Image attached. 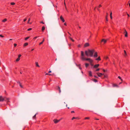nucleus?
<instances>
[{
	"label": "nucleus",
	"mask_w": 130,
	"mask_h": 130,
	"mask_svg": "<svg viewBox=\"0 0 130 130\" xmlns=\"http://www.w3.org/2000/svg\"><path fill=\"white\" fill-rule=\"evenodd\" d=\"M94 52V50H90L89 49L87 51H85V53L86 56H87L92 57Z\"/></svg>",
	"instance_id": "1"
},
{
	"label": "nucleus",
	"mask_w": 130,
	"mask_h": 130,
	"mask_svg": "<svg viewBox=\"0 0 130 130\" xmlns=\"http://www.w3.org/2000/svg\"><path fill=\"white\" fill-rule=\"evenodd\" d=\"M81 59L83 60H86L88 61L90 63H92L93 61L90 58H86L84 57V53L83 51L81 52Z\"/></svg>",
	"instance_id": "2"
},
{
	"label": "nucleus",
	"mask_w": 130,
	"mask_h": 130,
	"mask_svg": "<svg viewBox=\"0 0 130 130\" xmlns=\"http://www.w3.org/2000/svg\"><path fill=\"white\" fill-rule=\"evenodd\" d=\"M124 33H125V37H127V33L125 29L124 30Z\"/></svg>",
	"instance_id": "3"
},
{
	"label": "nucleus",
	"mask_w": 130,
	"mask_h": 130,
	"mask_svg": "<svg viewBox=\"0 0 130 130\" xmlns=\"http://www.w3.org/2000/svg\"><path fill=\"white\" fill-rule=\"evenodd\" d=\"M89 46V44L88 43H85L84 45V47H86Z\"/></svg>",
	"instance_id": "4"
},
{
	"label": "nucleus",
	"mask_w": 130,
	"mask_h": 130,
	"mask_svg": "<svg viewBox=\"0 0 130 130\" xmlns=\"http://www.w3.org/2000/svg\"><path fill=\"white\" fill-rule=\"evenodd\" d=\"M97 74L99 77H101L103 75H104V74H103L100 73H98Z\"/></svg>",
	"instance_id": "5"
},
{
	"label": "nucleus",
	"mask_w": 130,
	"mask_h": 130,
	"mask_svg": "<svg viewBox=\"0 0 130 130\" xmlns=\"http://www.w3.org/2000/svg\"><path fill=\"white\" fill-rule=\"evenodd\" d=\"M4 100V98L2 97V96H0V101H3Z\"/></svg>",
	"instance_id": "6"
},
{
	"label": "nucleus",
	"mask_w": 130,
	"mask_h": 130,
	"mask_svg": "<svg viewBox=\"0 0 130 130\" xmlns=\"http://www.w3.org/2000/svg\"><path fill=\"white\" fill-rule=\"evenodd\" d=\"M53 121L54 122V123L55 124L57 123L58 122V120L56 119H54L53 120Z\"/></svg>",
	"instance_id": "7"
},
{
	"label": "nucleus",
	"mask_w": 130,
	"mask_h": 130,
	"mask_svg": "<svg viewBox=\"0 0 130 130\" xmlns=\"http://www.w3.org/2000/svg\"><path fill=\"white\" fill-rule=\"evenodd\" d=\"M60 19L63 22H64L65 20L62 16H61L60 17Z\"/></svg>",
	"instance_id": "8"
},
{
	"label": "nucleus",
	"mask_w": 130,
	"mask_h": 130,
	"mask_svg": "<svg viewBox=\"0 0 130 130\" xmlns=\"http://www.w3.org/2000/svg\"><path fill=\"white\" fill-rule=\"evenodd\" d=\"M4 100L5 101H7V102H9V99L8 98H7L6 97H5L4 98Z\"/></svg>",
	"instance_id": "9"
},
{
	"label": "nucleus",
	"mask_w": 130,
	"mask_h": 130,
	"mask_svg": "<svg viewBox=\"0 0 130 130\" xmlns=\"http://www.w3.org/2000/svg\"><path fill=\"white\" fill-rule=\"evenodd\" d=\"M106 41H107V40H106L104 39H102L101 40V42H104V43H106Z\"/></svg>",
	"instance_id": "10"
},
{
	"label": "nucleus",
	"mask_w": 130,
	"mask_h": 130,
	"mask_svg": "<svg viewBox=\"0 0 130 130\" xmlns=\"http://www.w3.org/2000/svg\"><path fill=\"white\" fill-rule=\"evenodd\" d=\"M17 83L19 84V85L22 88H23L22 86L21 85V84L19 81H18V82H17Z\"/></svg>",
	"instance_id": "11"
},
{
	"label": "nucleus",
	"mask_w": 130,
	"mask_h": 130,
	"mask_svg": "<svg viewBox=\"0 0 130 130\" xmlns=\"http://www.w3.org/2000/svg\"><path fill=\"white\" fill-rule=\"evenodd\" d=\"M97 56H98V55H97V52H95L94 53V57H97Z\"/></svg>",
	"instance_id": "12"
},
{
	"label": "nucleus",
	"mask_w": 130,
	"mask_h": 130,
	"mask_svg": "<svg viewBox=\"0 0 130 130\" xmlns=\"http://www.w3.org/2000/svg\"><path fill=\"white\" fill-rule=\"evenodd\" d=\"M99 66V64H97L95 65L94 66V68H97Z\"/></svg>",
	"instance_id": "13"
},
{
	"label": "nucleus",
	"mask_w": 130,
	"mask_h": 130,
	"mask_svg": "<svg viewBox=\"0 0 130 130\" xmlns=\"http://www.w3.org/2000/svg\"><path fill=\"white\" fill-rule=\"evenodd\" d=\"M89 75L90 76H92V73L91 71H89Z\"/></svg>",
	"instance_id": "14"
},
{
	"label": "nucleus",
	"mask_w": 130,
	"mask_h": 130,
	"mask_svg": "<svg viewBox=\"0 0 130 130\" xmlns=\"http://www.w3.org/2000/svg\"><path fill=\"white\" fill-rule=\"evenodd\" d=\"M45 29V27L44 26H43L42 27V31H43Z\"/></svg>",
	"instance_id": "15"
},
{
	"label": "nucleus",
	"mask_w": 130,
	"mask_h": 130,
	"mask_svg": "<svg viewBox=\"0 0 130 130\" xmlns=\"http://www.w3.org/2000/svg\"><path fill=\"white\" fill-rule=\"evenodd\" d=\"M101 60V59L100 58V57L99 56V57L98 58L96 59V60Z\"/></svg>",
	"instance_id": "16"
},
{
	"label": "nucleus",
	"mask_w": 130,
	"mask_h": 130,
	"mask_svg": "<svg viewBox=\"0 0 130 130\" xmlns=\"http://www.w3.org/2000/svg\"><path fill=\"white\" fill-rule=\"evenodd\" d=\"M44 38L43 39V40L42 41V42H40V43L39 45H40L42 44L43 43V42H44Z\"/></svg>",
	"instance_id": "17"
},
{
	"label": "nucleus",
	"mask_w": 130,
	"mask_h": 130,
	"mask_svg": "<svg viewBox=\"0 0 130 130\" xmlns=\"http://www.w3.org/2000/svg\"><path fill=\"white\" fill-rule=\"evenodd\" d=\"M7 20V19H5L3 20L2 21L3 22H5Z\"/></svg>",
	"instance_id": "18"
},
{
	"label": "nucleus",
	"mask_w": 130,
	"mask_h": 130,
	"mask_svg": "<svg viewBox=\"0 0 130 130\" xmlns=\"http://www.w3.org/2000/svg\"><path fill=\"white\" fill-rule=\"evenodd\" d=\"M36 65L37 66V67H39V65L38 64V62H36Z\"/></svg>",
	"instance_id": "19"
},
{
	"label": "nucleus",
	"mask_w": 130,
	"mask_h": 130,
	"mask_svg": "<svg viewBox=\"0 0 130 130\" xmlns=\"http://www.w3.org/2000/svg\"><path fill=\"white\" fill-rule=\"evenodd\" d=\"M124 56H127V54L126 53V52L125 50H124Z\"/></svg>",
	"instance_id": "20"
},
{
	"label": "nucleus",
	"mask_w": 130,
	"mask_h": 130,
	"mask_svg": "<svg viewBox=\"0 0 130 130\" xmlns=\"http://www.w3.org/2000/svg\"><path fill=\"white\" fill-rule=\"evenodd\" d=\"M28 44L27 43H25L24 45V46H26Z\"/></svg>",
	"instance_id": "21"
},
{
	"label": "nucleus",
	"mask_w": 130,
	"mask_h": 130,
	"mask_svg": "<svg viewBox=\"0 0 130 130\" xmlns=\"http://www.w3.org/2000/svg\"><path fill=\"white\" fill-rule=\"evenodd\" d=\"M85 66L86 67H87L89 65V64L87 63H86L85 64Z\"/></svg>",
	"instance_id": "22"
},
{
	"label": "nucleus",
	"mask_w": 130,
	"mask_h": 130,
	"mask_svg": "<svg viewBox=\"0 0 130 130\" xmlns=\"http://www.w3.org/2000/svg\"><path fill=\"white\" fill-rule=\"evenodd\" d=\"M36 114H35V115L34 116H33V117H32V118L34 119H35L36 118Z\"/></svg>",
	"instance_id": "23"
},
{
	"label": "nucleus",
	"mask_w": 130,
	"mask_h": 130,
	"mask_svg": "<svg viewBox=\"0 0 130 130\" xmlns=\"http://www.w3.org/2000/svg\"><path fill=\"white\" fill-rule=\"evenodd\" d=\"M20 60V58H18L16 60V61H18L19 60Z\"/></svg>",
	"instance_id": "24"
},
{
	"label": "nucleus",
	"mask_w": 130,
	"mask_h": 130,
	"mask_svg": "<svg viewBox=\"0 0 130 130\" xmlns=\"http://www.w3.org/2000/svg\"><path fill=\"white\" fill-rule=\"evenodd\" d=\"M15 4V3H11V4L12 5H14Z\"/></svg>",
	"instance_id": "25"
},
{
	"label": "nucleus",
	"mask_w": 130,
	"mask_h": 130,
	"mask_svg": "<svg viewBox=\"0 0 130 130\" xmlns=\"http://www.w3.org/2000/svg\"><path fill=\"white\" fill-rule=\"evenodd\" d=\"M30 19L29 18V19L28 20V23H30L29 21H30Z\"/></svg>",
	"instance_id": "26"
},
{
	"label": "nucleus",
	"mask_w": 130,
	"mask_h": 130,
	"mask_svg": "<svg viewBox=\"0 0 130 130\" xmlns=\"http://www.w3.org/2000/svg\"><path fill=\"white\" fill-rule=\"evenodd\" d=\"M29 37H26L25 39V40H27V39H29Z\"/></svg>",
	"instance_id": "27"
},
{
	"label": "nucleus",
	"mask_w": 130,
	"mask_h": 130,
	"mask_svg": "<svg viewBox=\"0 0 130 130\" xmlns=\"http://www.w3.org/2000/svg\"><path fill=\"white\" fill-rule=\"evenodd\" d=\"M118 78H119V79H121V81H122V79H121V77L120 76H119L118 77Z\"/></svg>",
	"instance_id": "28"
},
{
	"label": "nucleus",
	"mask_w": 130,
	"mask_h": 130,
	"mask_svg": "<svg viewBox=\"0 0 130 130\" xmlns=\"http://www.w3.org/2000/svg\"><path fill=\"white\" fill-rule=\"evenodd\" d=\"M70 39L73 42H74V40H73V39H72L71 38H70Z\"/></svg>",
	"instance_id": "29"
},
{
	"label": "nucleus",
	"mask_w": 130,
	"mask_h": 130,
	"mask_svg": "<svg viewBox=\"0 0 130 130\" xmlns=\"http://www.w3.org/2000/svg\"><path fill=\"white\" fill-rule=\"evenodd\" d=\"M45 75H51V74H48V73H46V74H45Z\"/></svg>",
	"instance_id": "30"
},
{
	"label": "nucleus",
	"mask_w": 130,
	"mask_h": 130,
	"mask_svg": "<svg viewBox=\"0 0 130 130\" xmlns=\"http://www.w3.org/2000/svg\"><path fill=\"white\" fill-rule=\"evenodd\" d=\"M94 81L95 82H97V80H96V79H94Z\"/></svg>",
	"instance_id": "31"
},
{
	"label": "nucleus",
	"mask_w": 130,
	"mask_h": 130,
	"mask_svg": "<svg viewBox=\"0 0 130 130\" xmlns=\"http://www.w3.org/2000/svg\"><path fill=\"white\" fill-rule=\"evenodd\" d=\"M31 29H32L31 28H29L27 29V30L28 31H29V30H31Z\"/></svg>",
	"instance_id": "32"
},
{
	"label": "nucleus",
	"mask_w": 130,
	"mask_h": 130,
	"mask_svg": "<svg viewBox=\"0 0 130 130\" xmlns=\"http://www.w3.org/2000/svg\"><path fill=\"white\" fill-rule=\"evenodd\" d=\"M0 36L2 37H4V36H3V35H0Z\"/></svg>",
	"instance_id": "33"
},
{
	"label": "nucleus",
	"mask_w": 130,
	"mask_h": 130,
	"mask_svg": "<svg viewBox=\"0 0 130 130\" xmlns=\"http://www.w3.org/2000/svg\"><path fill=\"white\" fill-rule=\"evenodd\" d=\"M85 119H89V117H86L85 118Z\"/></svg>",
	"instance_id": "34"
},
{
	"label": "nucleus",
	"mask_w": 130,
	"mask_h": 130,
	"mask_svg": "<svg viewBox=\"0 0 130 130\" xmlns=\"http://www.w3.org/2000/svg\"><path fill=\"white\" fill-rule=\"evenodd\" d=\"M21 55H18V58H20V57H21Z\"/></svg>",
	"instance_id": "35"
},
{
	"label": "nucleus",
	"mask_w": 130,
	"mask_h": 130,
	"mask_svg": "<svg viewBox=\"0 0 130 130\" xmlns=\"http://www.w3.org/2000/svg\"><path fill=\"white\" fill-rule=\"evenodd\" d=\"M76 118H75V117H73V118H72V120H73V119H76Z\"/></svg>",
	"instance_id": "36"
},
{
	"label": "nucleus",
	"mask_w": 130,
	"mask_h": 130,
	"mask_svg": "<svg viewBox=\"0 0 130 130\" xmlns=\"http://www.w3.org/2000/svg\"><path fill=\"white\" fill-rule=\"evenodd\" d=\"M14 47H15L17 45V44L15 43L14 44Z\"/></svg>",
	"instance_id": "37"
},
{
	"label": "nucleus",
	"mask_w": 130,
	"mask_h": 130,
	"mask_svg": "<svg viewBox=\"0 0 130 130\" xmlns=\"http://www.w3.org/2000/svg\"><path fill=\"white\" fill-rule=\"evenodd\" d=\"M99 70H100V69H96V71H99Z\"/></svg>",
	"instance_id": "38"
},
{
	"label": "nucleus",
	"mask_w": 130,
	"mask_h": 130,
	"mask_svg": "<svg viewBox=\"0 0 130 130\" xmlns=\"http://www.w3.org/2000/svg\"><path fill=\"white\" fill-rule=\"evenodd\" d=\"M110 18L111 19H112V15H110Z\"/></svg>",
	"instance_id": "39"
},
{
	"label": "nucleus",
	"mask_w": 130,
	"mask_h": 130,
	"mask_svg": "<svg viewBox=\"0 0 130 130\" xmlns=\"http://www.w3.org/2000/svg\"><path fill=\"white\" fill-rule=\"evenodd\" d=\"M26 20H27V19H24V22L25 21H26Z\"/></svg>",
	"instance_id": "40"
},
{
	"label": "nucleus",
	"mask_w": 130,
	"mask_h": 130,
	"mask_svg": "<svg viewBox=\"0 0 130 130\" xmlns=\"http://www.w3.org/2000/svg\"><path fill=\"white\" fill-rule=\"evenodd\" d=\"M101 6H101V5H99V8H100V7H101Z\"/></svg>",
	"instance_id": "41"
},
{
	"label": "nucleus",
	"mask_w": 130,
	"mask_h": 130,
	"mask_svg": "<svg viewBox=\"0 0 130 130\" xmlns=\"http://www.w3.org/2000/svg\"><path fill=\"white\" fill-rule=\"evenodd\" d=\"M37 37H35L34 39H36L37 38Z\"/></svg>",
	"instance_id": "42"
},
{
	"label": "nucleus",
	"mask_w": 130,
	"mask_h": 130,
	"mask_svg": "<svg viewBox=\"0 0 130 130\" xmlns=\"http://www.w3.org/2000/svg\"><path fill=\"white\" fill-rule=\"evenodd\" d=\"M59 92L60 93L61 92V90H60V89H59Z\"/></svg>",
	"instance_id": "43"
},
{
	"label": "nucleus",
	"mask_w": 130,
	"mask_h": 130,
	"mask_svg": "<svg viewBox=\"0 0 130 130\" xmlns=\"http://www.w3.org/2000/svg\"><path fill=\"white\" fill-rule=\"evenodd\" d=\"M40 23H43V24H44V23H43V21H41V22H40Z\"/></svg>",
	"instance_id": "44"
},
{
	"label": "nucleus",
	"mask_w": 130,
	"mask_h": 130,
	"mask_svg": "<svg viewBox=\"0 0 130 130\" xmlns=\"http://www.w3.org/2000/svg\"><path fill=\"white\" fill-rule=\"evenodd\" d=\"M58 89L59 90V89H60V88L58 86Z\"/></svg>",
	"instance_id": "45"
},
{
	"label": "nucleus",
	"mask_w": 130,
	"mask_h": 130,
	"mask_svg": "<svg viewBox=\"0 0 130 130\" xmlns=\"http://www.w3.org/2000/svg\"><path fill=\"white\" fill-rule=\"evenodd\" d=\"M112 13L111 12L110 13V15H112Z\"/></svg>",
	"instance_id": "46"
},
{
	"label": "nucleus",
	"mask_w": 130,
	"mask_h": 130,
	"mask_svg": "<svg viewBox=\"0 0 130 130\" xmlns=\"http://www.w3.org/2000/svg\"><path fill=\"white\" fill-rule=\"evenodd\" d=\"M49 73H50L51 72V71H50L48 72Z\"/></svg>",
	"instance_id": "47"
},
{
	"label": "nucleus",
	"mask_w": 130,
	"mask_h": 130,
	"mask_svg": "<svg viewBox=\"0 0 130 130\" xmlns=\"http://www.w3.org/2000/svg\"><path fill=\"white\" fill-rule=\"evenodd\" d=\"M127 15H128V17H129V15L128 13H127Z\"/></svg>",
	"instance_id": "48"
},
{
	"label": "nucleus",
	"mask_w": 130,
	"mask_h": 130,
	"mask_svg": "<svg viewBox=\"0 0 130 130\" xmlns=\"http://www.w3.org/2000/svg\"><path fill=\"white\" fill-rule=\"evenodd\" d=\"M108 58V57H105V59H107Z\"/></svg>",
	"instance_id": "49"
},
{
	"label": "nucleus",
	"mask_w": 130,
	"mask_h": 130,
	"mask_svg": "<svg viewBox=\"0 0 130 130\" xmlns=\"http://www.w3.org/2000/svg\"><path fill=\"white\" fill-rule=\"evenodd\" d=\"M71 113H74V111H72L71 112Z\"/></svg>",
	"instance_id": "50"
},
{
	"label": "nucleus",
	"mask_w": 130,
	"mask_h": 130,
	"mask_svg": "<svg viewBox=\"0 0 130 130\" xmlns=\"http://www.w3.org/2000/svg\"><path fill=\"white\" fill-rule=\"evenodd\" d=\"M106 20L107 21H108V20L107 18V17L106 18Z\"/></svg>",
	"instance_id": "51"
},
{
	"label": "nucleus",
	"mask_w": 130,
	"mask_h": 130,
	"mask_svg": "<svg viewBox=\"0 0 130 130\" xmlns=\"http://www.w3.org/2000/svg\"><path fill=\"white\" fill-rule=\"evenodd\" d=\"M103 71L104 72H105V70H104V69H103Z\"/></svg>",
	"instance_id": "52"
},
{
	"label": "nucleus",
	"mask_w": 130,
	"mask_h": 130,
	"mask_svg": "<svg viewBox=\"0 0 130 130\" xmlns=\"http://www.w3.org/2000/svg\"><path fill=\"white\" fill-rule=\"evenodd\" d=\"M61 119H59V120H58V122L61 120Z\"/></svg>",
	"instance_id": "53"
},
{
	"label": "nucleus",
	"mask_w": 130,
	"mask_h": 130,
	"mask_svg": "<svg viewBox=\"0 0 130 130\" xmlns=\"http://www.w3.org/2000/svg\"><path fill=\"white\" fill-rule=\"evenodd\" d=\"M61 119H59V120H58V122L61 120Z\"/></svg>",
	"instance_id": "54"
},
{
	"label": "nucleus",
	"mask_w": 130,
	"mask_h": 130,
	"mask_svg": "<svg viewBox=\"0 0 130 130\" xmlns=\"http://www.w3.org/2000/svg\"><path fill=\"white\" fill-rule=\"evenodd\" d=\"M94 76V77H95V78H98V77H97L96 76Z\"/></svg>",
	"instance_id": "55"
},
{
	"label": "nucleus",
	"mask_w": 130,
	"mask_h": 130,
	"mask_svg": "<svg viewBox=\"0 0 130 130\" xmlns=\"http://www.w3.org/2000/svg\"><path fill=\"white\" fill-rule=\"evenodd\" d=\"M64 25H67V24H66V23H64Z\"/></svg>",
	"instance_id": "56"
},
{
	"label": "nucleus",
	"mask_w": 130,
	"mask_h": 130,
	"mask_svg": "<svg viewBox=\"0 0 130 130\" xmlns=\"http://www.w3.org/2000/svg\"><path fill=\"white\" fill-rule=\"evenodd\" d=\"M97 10L99 11L100 12V11L99 9L98 8H97Z\"/></svg>",
	"instance_id": "57"
},
{
	"label": "nucleus",
	"mask_w": 130,
	"mask_h": 130,
	"mask_svg": "<svg viewBox=\"0 0 130 130\" xmlns=\"http://www.w3.org/2000/svg\"><path fill=\"white\" fill-rule=\"evenodd\" d=\"M107 15H106V18L107 17Z\"/></svg>",
	"instance_id": "58"
},
{
	"label": "nucleus",
	"mask_w": 130,
	"mask_h": 130,
	"mask_svg": "<svg viewBox=\"0 0 130 130\" xmlns=\"http://www.w3.org/2000/svg\"><path fill=\"white\" fill-rule=\"evenodd\" d=\"M65 1V0H64V1ZM64 5L65 6H66V3H65V2H64Z\"/></svg>",
	"instance_id": "59"
},
{
	"label": "nucleus",
	"mask_w": 130,
	"mask_h": 130,
	"mask_svg": "<svg viewBox=\"0 0 130 130\" xmlns=\"http://www.w3.org/2000/svg\"><path fill=\"white\" fill-rule=\"evenodd\" d=\"M80 45H79H79H78V47H80Z\"/></svg>",
	"instance_id": "60"
},
{
	"label": "nucleus",
	"mask_w": 130,
	"mask_h": 130,
	"mask_svg": "<svg viewBox=\"0 0 130 130\" xmlns=\"http://www.w3.org/2000/svg\"><path fill=\"white\" fill-rule=\"evenodd\" d=\"M114 86H117V85H115Z\"/></svg>",
	"instance_id": "61"
},
{
	"label": "nucleus",
	"mask_w": 130,
	"mask_h": 130,
	"mask_svg": "<svg viewBox=\"0 0 130 130\" xmlns=\"http://www.w3.org/2000/svg\"><path fill=\"white\" fill-rule=\"evenodd\" d=\"M95 119H96V120H99V119H96L95 118Z\"/></svg>",
	"instance_id": "62"
},
{
	"label": "nucleus",
	"mask_w": 130,
	"mask_h": 130,
	"mask_svg": "<svg viewBox=\"0 0 130 130\" xmlns=\"http://www.w3.org/2000/svg\"><path fill=\"white\" fill-rule=\"evenodd\" d=\"M34 50V49H32V50H31V51H32L33 50Z\"/></svg>",
	"instance_id": "63"
},
{
	"label": "nucleus",
	"mask_w": 130,
	"mask_h": 130,
	"mask_svg": "<svg viewBox=\"0 0 130 130\" xmlns=\"http://www.w3.org/2000/svg\"><path fill=\"white\" fill-rule=\"evenodd\" d=\"M129 6L130 7V3L129 4Z\"/></svg>",
	"instance_id": "64"
}]
</instances>
